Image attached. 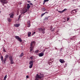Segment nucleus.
Here are the masks:
<instances>
[{
	"instance_id": "1",
	"label": "nucleus",
	"mask_w": 80,
	"mask_h": 80,
	"mask_svg": "<svg viewBox=\"0 0 80 80\" xmlns=\"http://www.w3.org/2000/svg\"><path fill=\"white\" fill-rule=\"evenodd\" d=\"M35 41H32L31 42L30 44V52L32 53V50H33L34 48V46H33V45H35Z\"/></svg>"
},
{
	"instance_id": "2",
	"label": "nucleus",
	"mask_w": 80,
	"mask_h": 80,
	"mask_svg": "<svg viewBox=\"0 0 80 80\" xmlns=\"http://www.w3.org/2000/svg\"><path fill=\"white\" fill-rule=\"evenodd\" d=\"M43 77V74H40V75L37 74L35 80H39L40 79H42Z\"/></svg>"
},
{
	"instance_id": "3",
	"label": "nucleus",
	"mask_w": 80,
	"mask_h": 80,
	"mask_svg": "<svg viewBox=\"0 0 80 80\" xmlns=\"http://www.w3.org/2000/svg\"><path fill=\"white\" fill-rule=\"evenodd\" d=\"M38 31L39 32H42V33H45V28L42 29V28H39L38 29Z\"/></svg>"
},
{
	"instance_id": "4",
	"label": "nucleus",
	"mask_w": 80,
	"mask_h": 80,
	"mask_svg": "<svg viewBox=\"0 0 80 80\" xmlns=\"http://www.w3.org/2000/svg\"><path fill=\"white\" fill-rule=\"evenodd\" d=\"M45 51V50H44L42 52L38 54L39 57H43L44 55V52Z\"/></svg>"
},
{
	"instance_id": "5",
	"label": "nucleus",
	"mask_w": 80,
	"mask_h": 80,
	"mask_svg": "<svg viewBox=\"0 0 80 80\" xmlns=\"http://www.w3.org/2000/svg\"><path fill=\"white\" fill-rule=\"evenodd\" d=\"M9 60L11 61V64H13L14 62H13V57L11 56L9 57Z\"/></svg>"
},
{
	"instance_id": "6",
	"label": "nucleus",
	"mask_w": 80,
	"mask_h": 80,
	"mask_svg": "<svg viewBox=\"0 0 80 80\" xmlns=\"http://www.w3.org/2000/svg\"><path fill=\"white\" fill-rule=\"evenodd\" d=\"M0 2L2 3H3L4 4H7L8 3V1L7 0H0Z\"/></svg>"
},
{
	"instance_id": "7",
	"label": "nucleus",
	"mask_w": 80,
	"mask_h": 80,
	"mask_svg": "<svg viewBox=\"0 0 80 80\" xmlns=\"http://www.w3.org/2000/svg\"><path fill=\"white\" fill-rule=\"evenodd\" d=\"M14 27H17V28H18V27H19L20 26V22H18V23L15 24L14 25Z\"/></svg>"
},
{
	"instance_id": "8",
	"label": "nucleus",
	"mask_w": 80,
	"mask_h": 80,
	"mask_svg": "<svg viewBox=\"0 0 80 80\" xmlns=\"http://www.w3.org/2000/svg\"><path fill=\"white\" fill-rule=\"evenodd\" d=\"M15 13L14 12L11 13L9 14V15L10 16V18H13V16H14Z\"/></svg>"
},
{
	"instance_id": "9",
	"label": "nucleus",
	"mask_w": 80,
	"mask_h": 80,
	"mask_svg": "<svg viewBox=\"0 0 80 80\" xmlns=\"http://www.w3.org/2000/svg\"><path fill=\"white\" fill-rule=\"evenodd\" d=\"M67 9L66 8L64 9L62 11H58V12H59L60 13H63L64 12H65V11H67Z\"/></svg>"
},
{
	"instance_id": "10",
	"label": "nucleus",
	"mask_w": 80,
	"mask_h": 80,
	"mask_svg": "<svg viewBox=\"0 0 80 80\" xmlns=\"http://www.w3.org/2000/svg\"><path fill=\"white\" fill-rule=\"evenodd\" d=\"M27 12V9L26 8L23 10L22 11V13H23V14H24V13H26V12Z\"/></svg>"
},
{
	"instance_id": "11",
	"label": "nucleus",
	"mask_w": 80,
	"mask_h": 80,
	"mask_svg": "<svg viewBox=\"0 0 80 80\" xmlns=\"http://www.w3.org/2000/svg\"><path fill=\"white\" fill-rule=\"evenodd\" d=\"M27 24H28V27H30V26H31L30 21H28Z\"/></svg>"
},
{
	"instance_id": "12",
	"label": "nucleus",
	"mask_w": 80,
	"mask_h": 80,
	"mask_svg": "<svg viewBox=\"0 0 80 80\" xmlns=\"http://www.w3.org/2000/svg\"><path fill=\"white\" fill-rule=\"evenodd\" d=\"M59 62H60L61 63H65V61L63 60L62 59H60L59 60Z\"/></svg>"
},
{
	"instance_id": "13",
	"label": "nucleus",
	"mask_w": 80,
	"mask_h": 80,
	"mask_svg": "<svg viewBox=\"0 0 80 80\" xmlns=\"http://www.w3.org/2000/svg\"><path fill=\"white\" fill-rule=\"evenodd\" d=\"M29 64V65H33V61H30Z\"/></svg>"
},
{
	"instance_id": "14",
	"label": "nucleus",
	"mask_w": 80,
	"mask_h": 80,
	"mask_svg": "<svg viewBox=\"0 0 80 80\" xmlns=\"http://www.w3.org/2000/svg\"><path fill=\"white\" fill-rule=\"evenodd\" d=\"M72 13H73V14H75L76 12V11L75 10V9L73 10L72 11Z\"/></svg>"
},
{
	"instance_id": "15",
	"label": "nucleus",
	"mask_w": 80,
	"mask_h": 80,
	"mask_svg": "<svg viewBox=\"0 0 80 80\" xmlns=\"http://www.w3.org/2000/svg\"><path fill=\"white\" fill-rule=\"evenodd\" d=\"M27 5V9H29V8H30V4H28Z\"/></svg>"
},
{
	"instance_id": "16",
	"label": "nucleus",
	"mask_w": 80,
	"mask_h": 80,
	"mask_svg": "<svg viewBox=\"0 0 80 80\" xmlns=\"http://www.w3.org/2000/svg\"><path fill=\"white\" fill-rule=\"evenodd\" d=\"M23 55H24V53H23V52H22L21 54V55L19 56V57H23Z\"/></svg>"
},
{
	"instance_id": "17",
	"label": "nucleus",
	"mask_w": 80,
	"mask_h": 80,
	"mask_svg": "<svg viewBox=\"0 0 80 80\" xmlns=\"http://www.w3.org/2000/svg\"><path fill=\"white\" fill-rule=\"evenodd\" d=\"M28 37H30L31 36V32H28Z\"/></svg>"
},
{
	"instance_id": "18",
	"label": "nucleus",
	"mask_w": 80,
	"mask_h": 80,
	"mask_svg": "<svg viewBox=\"0 0 80 80\" xmlns=\"http://www.w3.org/2000/svg\"><path fill=\"white\" fill-rule=\"evenodd\" d=\"M46 13H48V12H45V13H42L41 16V17H42V16H43V15H45V14Z\"/></svg>"
},
{
	"instance_id": "19",
	"label": "nucleus",
	"mask_w": 80,
	"mask_h": 80,
	"mask_svg": "<svg viewBox=\"0 0 80 80\" xmlns=\"http://www.w3.org/2000/svg\"><path fill=\"white\" fill-rule=\"evenodd\" d=\"M18 41H20V42H22V39L20 38H18Z\"/></svg>"
},
{
	"instance_id": "20",
	"label": "nucleus",
	"mask_w": 80,
	"mask_h": 80,
	"mask_svg": "<svg viewBox=\"0 0 80 80\" xmlns=\"http://www.w3.org/2000/svg\"><path fill=\"white\" fill-rule=\"evenodd\" d=\"M42 11H43L44 12H45L46 10V9H45V8H42Z\"/></svg>"
},
{
	"instance_id": "21",
	"label": "nucleus",
	"mask_w": 80,
	"mask_h": 80,
	"mask_svg": "<svg viewBox=\"0 0 80 80\" xmlns=\"http://www.w3.org/2000/svg\"><path fill=\"white\" fill-rule=\"evenodd\" d=\"M3 61H2V62H4V63H5V62L6 61V60H7V58H4V59L3 60Z\"/></svg>"
},
{
	"instance_id": "22",
	"label": "nucleus",
	"mask_w": 80,
	"mask_h": 80,
	"mask_svg": "<svg viewBox=\"0 0 80 80\" xmlns=\"http://www.w3.org/2000/svg\"><path fill=\"white\" fill-rule=\"evenodd\" d=\"M15 38H16V39H17V40H18V38H19V37L18 36H15Z\"/></svg>"
},
{
	"instance_id": "23",
	"label": "nucleus",
	"mask_w": 80,
	"mask_h": 80,
	"mask_svg": "<svg viewBox=\"0 0 80 80\" xmlns=\"http://www.w3.org/2000/svg\"><path fill=\"white\" fill-rule=\"evenodd\" d=\"M0 58H1V61L2 62V61H3V56H2Z\"/></svg>"
},
{
	"instance_id": "24",
	"label": "nucleus",
	"mask_w": 80,
	"mask_h": 80,
	"mask_svg": "<svg viewBox=\"0 0 80 80\" xmlns=\"http://www.w3.org/2000/svg\"><path fill=\"white\" fill-rule=\"evenodd\" d=\"M8 57H9V56H8V55H6L5 56V57L6 58H8Z\"/></svg>"
},
{
	"instance_id": "25",
	"label": "nucleus",
	"mask_w": 80,
	"mask_h": 80,
	"mask_svg": "<svg viewBox=\"0 0 80 80\" xmlns=\"http://www.w3.org/2000/svg\"><path fill=\"white\" fill-rule=\"evenodd\" d=\"M32 67H33V65H30L29 66V68H32Z\"/></svg>"
},
{
	"instance_id": "26",
	"label": "nucleus",
	"mask_w": 80,
	"mask_h": 80,
	"mask_svg": "<svg viewBox=\"0 0 80 80\" xmlns=\"http://www.w3.org/2000/svg\"><path fill=\"white\" fill-rule=\"evenodd\" d=\"M7 76L6 75L4 77V80H6V79L7 78Z\"/></svg>"
},
{
	"instance_id": "27",
	"label": "nucleus",
	"mask_w": 80,
	"mask_h": 80,
	"mask_svg": "<svg viewBox=\"0 0 80 80\" xmlns=\"http://www.w3.org/2000/svg\"><path fill=\"white\" fill-rule=\"evenodd\" d=\"M30 59L31 60H32L33 59V56H31L30 57Z\"/></svg>"
},
{
	"instance_id": "28",
	"label": "nucleus",
	"mask_w": 80,
	"mask_h": 80,
	"mask_svg": "<svg viewBox=\"0 0 80 80\" xmlns=\"http://www.w3.org/2000/svg\"><path fill=\"white\" fill-rule=\"evenodd\" d=\"M38 51H39L38 50H36V51H35V53H38Z\"/></svg>"
},
{
	"instance_id": "29",
	"label": "nucleus",
	"mask_w": 80,
	"mask_h": 80,
	"mask_svg": "<svg viewBox=\"0 0 80 80\" xmlns=\"http://www.w3.org/2000/svg\"><path fill=\"white\" fill-rule=\"evenodd\" d=\"M20 18H21V15H19L18 18V20H20Z\"/></svg>"
},
{
	"instance_id": "30",
	"label": "nucleus",
	"mask_w": 80,
	"mask_h": 80,
	"mask_svg": "<svg viewBox=\"0 0 80 80\" xmlns=\"http://www.w3.org/2000/svg\"><path fill=\"white\" fill-rule=\"evenodd\" d=\"M22 3L21 2H19L18 3L19 5H22Z\"/></svg>"
},
{
	"instance_id": "31",
	"label": "nucleus",
	"mask_w": 80,
	"mask_h": 80,
	"mask_svg": "<svg viewBox=\"0 0 80 80\" xmlns=\"http://www.w3.org/2000/svg\"><path fill=\"white\" fill-rule=\"evenodd\" d=\"M8 20H11V19L10 18H8Z\"/></svg>"
},
{
	"instance_id": "32",
	"label": "nucleus",
	"mask_w": 80,
	"mask_h": 80,
	"mask_svg": "<svg viewBox=\"0 0 80 80\" xmlns=\"http://www.w3.org/2000/svg\"><path fill=\"white\" fill-rule=\"evenodd\" d=\"M70 20V18H67V20Z\"/></svg>"
},
{
	"instance_id": "33",
	"label": "nucleus",
	"mask_w": 80,
	"mask_h": 80,
	"mask_svg": "<svg viewBox=\"0 0 80 80\" xmlns=\"http://www.w3.org/2000/svg\"><path fill=\"white\" fill-rule=\"evenodd\" d=\"M55 30V28H53L52 30H51V32H53V31H54Z\"/></svg>"
},
{
	"instance_id": "34",
	"label": "nucleus",
	"mask_w": 80,
	"mask_h": 80,
	"mask_svg": "<svg viewBox=\"0 0 80 80\" xmlns=\"http://www.w3.org/2000/svg\"><path fill=\"white\" fill-rule=\"evenodd\" d=\"M47 2V0H44L43 2H44V3H45Z\"/></svg>"
},
{
	"instance_id": "35",
	"label": "nucleus",
	"mask_w": 80,
	"mask_h": 80,
	"mask_svg": "<svg viewBox=\"0 0 80 80\" xmlns=\"http://www.w3.org/2000/svg\"><path fill=\"white\" fill-rule=\"evenodd\" d=\"M3 51L4 52H6V51H5L4 48H3Z\"/></svg>"
},
{
	"instance_id": "36",
	"label": "nucleus",
	"mask_w": 80,
	"mask_h": 80,
	"mask_svg": "<svg viewBox=\"0 0 80 80\" xmlns=\"http://www.w3.org/2000/svg\"><path fill=\"white\" fill-rule=\"evenodd\" d=\"M29 4L31 5H33V4H32V3H30Z\"/></svg>"
},
{
	"instance_id": "37",
	"label": "nucleus",
	"mask_w": 80,
	"mask_h": 80,
	"mask_svg": "<svg viewBox=\"0 0 80 80\" xmlns=\"http://www.w3.org/2000/svg\"><path fill=\"white\" fill-rule=\"evenodd\" d=\"M28 78V76H26V78Z\"/></svg>"
},
{
	"instance_id": "38",
	"label": "nucleus",
	"mask_w": 80,
	"mask_h": 80,
	"mask_svg": "<svg viewBox=\"0 0 80 80\" xmlns=\"http://www.w3.org/2000/svg\"><path fill=\"white\" fill-rule=\"evenodd\" d=\"M27 2H28V3H30V1H27Z\"/></svg>"
},
{
	"instance_id": "39",
	"label": "nucleus",
	"mask_w": 80,
	"mask_h": 80,
	"mask_svg": "<svg viewBox=\"0 0 80 80\" xmlns=\"http://www.w3.org/2000/svg\"><path fill=\"white\" fill-rule=\"evenodd\" d=\"M45 2H43V5H45Z\"/></svg>"
},
{
	"instance_id": "40",
	"label": "nucleus",
	"mask_w": 80,
	"mask_h": 80,
	"mask_svg": "<svg viewBox=\"0 0 80 80\" xmlns=\"http://www.w3.org/2000/svg\"><path fill=\"white\" fill-rule=\"evenodd\" d=\"M62 48H61L60 49V51H62Z\"/></svg>"
},
{
	"instance_id": "41",
	"label": "nucleus",
	"mask_w": 80,
	"mask_h": 80,
	"mask_svg": "<svg viewBox=\"0 0 80 80\" xmlns=\"http://www.w3.org/2000/svg\"><path fill=\"white\" fill-rule=\"evenodd\" d=\"M32 36H33V35H34V34H33V33L32 34Z\"/></svg>"
},
{
	"instance_id": "42",
	"label": "nucleus",
	"mask_w": 80,
	"mask_h": 80,
	"mask_svg": "<svg viewBox=\"0 0 80 80\" xmlns=\"http://www.w3.org/2000/svg\"><path fill=\"white\" fill-rule=\"evenodd\" d=\"M8 22H11V20H8Z\"/></svg>"
},
{
	"instance_id": "43",
	"label": "nucleus",
	"mask_w": 80,
	"mask_h": 80,
	"mask_svg": "<svg viewBox=\"0 0 80 80\" xmlns=\"http://www.w3.org/2000/svg\"><path fill=\"white\" fill-rule=\"evenodd\" d=\"M33 33L34 34L35 33V32H34Z\"/></svg>"
},
{
	"instance_id": "44",
	"label": "nucleus",
	"mask_w": 80,
	"mask_h": 80,
	"mask_svg": "<svg viewBox=\"0 0 80 80\" xmlns=\"http://www.w3.org/2000/svg\"><path fill=\"white\" fill-rule=\"evenodd\" d=\"M49 65H50V63L49 62H48V63Z\"/></svg>"
},
{
	"instance_id": "45",
	"label": "nucleus",
	"mask_w": 80,
	"mask_h": 80,
	"mask_svg": "<svg viewBox=\"0 0 80 80\" xmlns=\"http://www.w3.org/2000/svg\"><path fill=\"white\" fill-rule=\"evenodd\" d=\"M49 0H47V2Z\"/></svg>"
},
{
	"instance_id": "46",
	"label": "nucleus",
	"mask_w": 80,
	"mask_h": 80,
	"mask_svg": "<svg viewBox=\"0 0 80 80\" xmlns=\"http://www.w3.org/2000/svg\"><path fill=\"white\" fill-rule=\"evenodd\" d=\"M2 5H4V4H2Z\"/></svg>"
},
{
	"instance_id": "47",
	"label": "nucleus",
	"mask_w": 80,
	"mask_h": 80,
	"mask_svg": "<svg viewBox=\"0 0 80 80\" xmlns=\"http://www.w3.org/2000/svg\"><path fill=\"white\" fill-rule=\"evenodd\" d=\"M64 22H65V21H63Z\"/></svg>"
},
{
	"instance_id": "48",
	"label": "nucleus",
	"mask_w": 80,
	"mask_h": 80,
	"mask_svg": "<svg viewBox=\"0 0 80 80\" xmlns=\"http://www.w3.org/2000/svg\"><path fill=\"white\" fill-rule=\"evenodd\" d=\"M51 29H52V28H51Z\"/></svg>"
},
{
	"instance_id": "49",
	"label": "nucleus",
	"mask_w": 80,
	"mask_h": 80,
	"mask_svg": "<svg viewBox=\"0 0 80 80\" xmlns=\"http://www.w3.org/2000/svg\"><path fill=\"white\" fill-rule=\"evenodd\" d=\"M51 61H52L51 60H51H50V61H51L50 62L51 63Z\"/></svg>"
},
{
	"instance_id": "50",
	"label": "nucleus",
	"mask_w": 80,
	"mask_h": 80,
	"mask_svg": "<svg viewBox=\"0 0 80 80\" xmlns=\"http://www.w3.org/2000/svg\"><path fill=\"white\" fill-rule=\"evenodd\" d=\"M68 21H67V22H68Z\"/></svg>"
}]
</instances>
